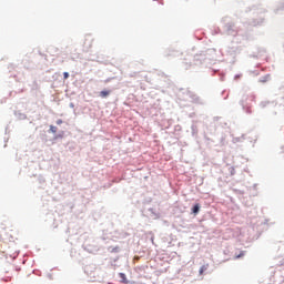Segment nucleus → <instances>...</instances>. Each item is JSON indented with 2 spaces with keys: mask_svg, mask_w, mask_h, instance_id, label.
Listing matches in <instances>:
<instances>
[{
  "mask_svg": "<svg viewBox=\"0 0 284 284\" xmlns=\"http://www.w3.org/2000/svg\"><path fill=\"white\" fill-rule=\"evenodd\" d=\"M61 123H63V120H57V125H61Z\"/></svg>",
  "mask_w": 284,
  "mask_h": 284,
  "instance_id": "obj_9",
  "label": "nucleus"
},
{
  "mask_svg": "<svg viewBox=\"0 0 284 284\" xmlns=\"http://www.w3.org/2000/svg\"><path fill=\"white\" fill-rule=\"evenodd\" d=\"M241 256H245V253L241 252V254L236 255V258H241Z\"/></svg>",
  "mask_w": 284,
  "mask_h": 284,
  "instance_id": "obj_8",
  "label": "nucleus"
},
{
  "mask_svg": "<svg viewBox=\"0 0 284 284\" xmlns=\"http://www.w3.org/2000/svg\"><path fill=\"white\" fill-rule=\"evenodd\" d=\"M50 132H52V134H57V126L50 125Z\"/></svg>",
  "mask_w": 284,
  "mask_h": 284,
  "instance_id": "obj_5",
  "label": "nucleus"
},
{
  "mask_svg": "<svg viewBox=\"0 0 284 284\" xmlns=\"http://www.w3.org/2000/svg\"><path fill=\"white\" fill-rule=\"evenodd\" d=\"M100 97L101 99H108V97H110V91H101Z\"/></svg>",
  "mask_w": 284,
  "mask_h": 284,
  "instance_id": "obj_2",
  "label": "nucleus"
},
{
  "mask_svg": "<svg viewBox=\"0 0 284 284\" xmlns=\"http://www.w3.org/2000/svg\"><path fill=\"white\" fill-rule=\"evenodd\" d=\"M120 251H121V247H119V246H115V247L111 248L112 253H116V252H120Z\"/></svg>",
  "mask_w": 284,
  "mask_h": 284,
  "instance_id": "obj_6",
  "label": "nucleus"
},
{
  "mask_svg": "<svg viewBox=\"0 0 284 284\" xmlns=\"http://www.w3.org/2000/svg\"><path fill=\"white\" fill-rule=\"evenodd\" d=\"M201 210V206L199 204H195L192 209L193 214H199V211Z\"/></svg>",
  "mask_w": 284,
  "mask_h": 284,
  "instance_id": "obj_3",
  "label": "nucleus"
},
{
  "mask_svg": "<svg viewBox=\"0 0 284 284\" xmlns=\"http://www.w3.org/2000/svg\"><path fill=\"white\" fill-rule=\"evenodd\" d=\"M207 267H210V265H203L201 268H200V274H203V272L207 271Z\"/></svg>",
  "mask_w": 284,
  "mask_h": 284,
  "instance_id": "obj_4",
  "label": "nucleus"
},
{
  "mask_svg": "<svg viewBox=\"0 0 284 284\" xmlns=\"http://www.w3.org/2000/svg\"><path fill=\"white\" fill-rule=\"evenodd\" d=\"M63 77H64V80H65V79H70V73L64 72V73H63Z\"/></svg>",
  "mask_w": 284,
  "mask_h": 284,
  "instance_id": "obj_7",
  "label": "nucleus"
},
{
  "mask_svg": "<svg viewBox=\"0 0 284 284\" xmlns=\"http://www.w3.org/2000/svg\"><path fill=\"white\" fill-rule=\"evenodd\" d=\"M120 276H122V278H125V274L121 273Z\"/></svg>",
  "mask_w": 284,
  "mask_h": 284,
  "instance_id": "obj_10",
  "label": "nucleus"
},
{
  "mask_svg": "<svg viewBox=\"0 0 284 284\" xmlns=\"http://www.w3.org/2000/svg\"><path fill=\"white\" fill-rule=\"evenodd\" d=\"M92 41H94V38H92V36H87L84 39L85 48H92Z\"/></svg>",
  "mask_w": 284,
  "mask_h": 284,
  "instance_id": "obj_1",
  "label": "nucleus"
}]
</instances>
